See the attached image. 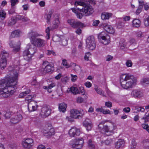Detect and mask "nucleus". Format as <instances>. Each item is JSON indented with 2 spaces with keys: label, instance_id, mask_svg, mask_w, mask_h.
Wrapping results in <instances>:
<instances>
[{
  "label": "nucleus",
  "instance_id": "obj_35",
  "mask_svg": "<svg viewBox=\"0 0 149 149\" xmlns=\"http://www.w3.org/2000/svg\"><path fill=\"white\" fill-rule=\"evenodd\" d=\"M70 91L74 95H76L79 93V91L76 87H71L70 88Z\"/></svg>",
  "mask_w": 149,
  "mask_h": 149
},
{
  "label": "nucleus",
  "instance_id": "obj_13",
  "mask_svg": "<svg viewBox=\"0 0 149 149\" xmlns=\"http://www.w3.org/2000/svg\"><path fill=\"white\" fill-rule=\"evenodd\" d=\"M51 112V110L48 107L44 106L42 108L40 116L42 118H46L50 115Z\"/></svg>",
  "mask_w": 149,
  "mask_h": 149
},
{
  "label": "nucleus",
  "instance_id": "obj_58",
  "mask_svg": "<svg viewBox=\"0 0 149 149\" xmlns=\"http://www.w3.org/2000/svg\"><path fill=\"white\" fill-rule=\"evenodd\" d=\"M139 3V7L143 8V6L145 4V3L143 0H138Z\"/></svg>",
  "mask_w": 149,
  "mask_h": 149
},
{
  "label": "nucleus",
  "instance_id": "obj_47",
  "mask_svg": "<svg viewBox=\"0 0 149 149\" xmlns=\"http://www.w3.org/2000/svg\"><path fill=\"white\" fill-rule=\"evenodd\" d=\"M24 141L26 142L28 144L30 143L32 144L33 145V140L31 139L28 138L25 140Z\"/></svg>",
  "mask_w": 149,
  "mask_h": 149
},
{
  "label": "nucleus",
  "instance_id": "obj_53",
  "mask_svg": "<svg viewBox=\"0 0 149 149\" xmlns=\"http://www.w3.org/2000/svg\"><path fill=\"white\" fill-rule=\"evenodd\" d=\"M142 126L144 129H146L149 133V126L148 124H143Z\"/></svg>",
  "mask_w": 149,
  "mask_h": 149
},
{
  "label": "nucleus",
  "instance_id": "obj_44",
  "mask_svg": "<svg viewBox=\"0 0 149 149\" xmlns=\"http://www.w3.org/2000/svg\"><path fill=\"white\" fill-rule=\"evenodd\" d=\"M4 113H5L4 116L6 119L10 118L11 116V113L9 111L6 112L4 111Z\"/></svg>",
  "mask_w": 149,
  "mask_h": 149
},
{
  "label": "nucleus",
  "instance_id": "obj_52",
  "mask_svg": "<svg viewBox=\"0 0 149 149\" xmlns=\"http://www.w3.org/2000/svg\"><path fill=\"white\" fill-rule=\"evenodd\" d=\"M11 7H14L18 2V0H11Z\"/></svg>",
  "mask_w": 149,
  "mask_h": 149
},
{
  "label": "nucleus",
  "instance_id": "obj_1",
  "mask_svg": "<svg viewBox=\"0 0 149 149\" xmlns=\"http://www.w3.org/2000/svg\"><path fill=\"white\" fill-rule=\"evenodd\" d=\"M18 76L17 72L16 70L14 69L10 72V75H8L7 78L0 81V95H2L4 97H8L10 96V93L7 88L8 85L7 84L15 81Z\"/></svg>",
  "mask_w": 149,
  "mask_h": 149
},
{
  "label": "nucleus",
  "instance_id": "obj_63",
  "mask_svg": "<svg viewBox=\"0 0 149 149\" xmlns=\"http://www.w3.org/2000/svg\"><path fill=\"white\" fill-rule=\"evenodd\" d=\"M123 111L125 113H129L130 111V109L129 107H125L123 109Z\"/></svg>",
  "mask_w": 149,
  "mask_h": 149
},
{
  "label": "nucleus",
  "instance_id": "obj_9",
  "mask_svg": "<svg viewBox=\"0 0 149 149\" xmlns=\"http://www.w3.org/2000/svg\"><path fill=\"white\" fill-rule=\"evenodd\" d=\"M86 47L91 50H93L95 48L96 45L95 40L93 36L88 37L86 40Z\"/></svg>",
  "mask_w": 149,
  "mask_h": 149
},
{
  "label": "nucleus",
  "instance_id": "obj_42",
  "mask_svg": "<svg viewBox=\"0 0 149 149\" xmlns=\"http://www.w3.org/2000/svg\"><path fill=\"white\" fill-rule=\"evenodd\" d=\"M6 14V13L4 10L0 11V17L2 18V19H4L5 18Z\"/></svg>",
  "mask_w": 149,
  "mask_h": 149
},
{
  "label": "nucleus",
  "instance_id": "obj_45",
  "mask_svg": "<svg viewBox=\"0 0 149 149\" xmlns=\"http://www.w3.org/2000/svg\"><path fill=\"white\" fill-rule=\"evenodd\" d=\"M135 109H136L137 110V111L136 112V113H138L139 111L143 112L145 110L144 109L141 107H135Z\"/></svg>",
  "mask_w": 149,
  "mask_h": 149
},
{
  "label": "nucleus",
  "instance_id": "obj_11",
  "mask_svg": "<svg viewBox=\"0 0 149 149\" xmlns=\"http://www.w3.org/2000/svg\"><path fill=\"white\" fill-rule=\"evenodd\" d=\"M84 114L83 111L80 112L77 109H72L70 110V117L75 119H80L83 117Z\"/></svg>",
  "mask_w": 149,
  "mask_h": 149
},
{
  "label": "nucleus",
  "instance_id": "obj_16",
  "mask_svg": "<svg viewBox=\"0 0 149 149\" xmlns=\"http://www.w3.org/2000/svg\"><path fill=\"white\" fill-rule=\"evenodd\" d=\"M83 125L88 131L90 130L93 127L92 122L88 118L86 119L83 122Z\"/></svg>",
  "mask_w": 149,
  "mask_h": 149
},
{
  "label": "nucleus",
  "instance_id": "obj_7",
  "mask_svg": "<svg viewBox=\"0 0 149 149\" xmlns=\"http://www.w3.org/2000/svg\"><path fill=\"white\" fill-rule=\"evenodd\" d=\"M8 54L5 51L2 52L0 55V67L1 69H4L7 65L6 58L8 57Z\"/></svg>",
  "mask_w": 149,
  "mask_h": 149
},
{
  "label": "nucleus",
  "instance_id": "obj_48",
  "mask_svg": "<svg viewBox=\"0 0 149 149\" xmlns=\"http://www.w3.org/2000/svg\"><path fill=\"white\" fill-rule=\"evenodd\" d=\"M125 64L127 67H132V63L130 60H127Z\"/></svg>",
  "mask_w": 149,
  "mask_h": 149
},
{
  "label": "nucleus",
  "instance_id": "obj_23",
  "mask_svg": "<svg viewBox=\"0 0 149 149\" xmlns=\"http://www.w3.org/2000/svg\"><path fill=\"white\" fill-rule=\"evenodd\" d=\"M54 17H56L55 20L53 22V25L52 26V28L53 29H55L58 27V24L59 22L58 15V14H54Z\"/></svg>",
  "mask_w": 149,
  "mask_h": 149
},
{
  "label": "nucleus",
  "instance_id": "obj_38",
  "mask_svg": "<svg viewBox=\"0 0 149 149\" xmlns=\"http://www.w3.org/2000/svg\"><path fill=\"white\" fill-rule=\"evenodd\" d=\"M16 22V20L13 18H11L8 22V25L11 26L14 25Z\"/></svg>",
  "mask_w": 149,
  "mask_h": 149
},
{
  "label": "nucleus",
  "instance_id": "obj_19",
  "mask_svg": "<svg viewBox=\"0 0 149 149\" xmlns=\"http://www.w3.org/2000/svg\"><path fill=\"white\" fill-rule=\"evenodd\" d=\"M22 119V116L19 114L11 118L10 120V122L12 123L16 124L19 122Z\"/></svg>",
  "mask_w": 149,
  "mask_h": 149
},
{
  "label": "nucleus",
  "instance_id": "obj_30",
  "mask_svg": "<svg viewBox=\"0 0 149 149\" xmlns=\"http://www.w3.org/2000/svg\"><path fill=\"white\" fill-rule=\"evenodd\" d=\"M62 38H63V36L58 35H55L53 37V40L55 42H60Z\"/></svg>",
  "mask_w": 149,
  "mask_h": 149
},
{
  "label": "nucleus",
  "instance_id": "obj_57",
  "mask_svg": "<svg viewBox=\"0 0 149 149\" xmlns=\"http://www.w3.org/2000/svg\"><path fill=\"white\" fill-rule=\"evenodd\" d=\"M15 12V9L14 7H11V9L8 11V13L9 14H12Z\"/></svg>",
  "mask_w": 149,
  "mask_h": 149
},
{
  "label": "nucleus",
  "instance_id": "obj_59",
  "mask_svg": "<svg viewBox=\"0 0 149 149\" xmlns=\"http://www.w3.org/2000/svg\"><path fill=\"white\" fill-rule=\"evenodd\" d=\"M62 64L63 65H65L67 68L69 67V65L67 64L66 60L63 59L62 61Z\"/></svg>",
  "mask_w": 149,
  "mask_h": 149
},
{
  "label": "nucleus",
  "instance_id": "obj_50",
  "mask_svg": "<svg viewBox=\"0 0 149 149\" xmlns=\"http://www.w3.org/2000/svg\"><path fill=\"white\" fill-rule=\"evenodd\" d=\"M119 46L120 48L123 49L125 47L126 45L123 42L120 41L119 42Z\"/></svg>",
  "mask_w": 149,
  "mask_h": 149
},
{
  "label": "nucleus",
  "instance_id": "obj_56",
  "mask_svg": "<svg viewBox=\"0 0 149 149\" xmlns=\"http://www.w3.org/2000/svg\"><path fill=\"white\" fill-rule=\"evenodd\" d=\"M17 44V43L16 44L15 42L13 41H10L9 43V45L10 47L11 48L13 47Z\"/></svg>",
  "mask_w": 149,
  "mask_h": 149
},
{
  "label": "nucleus",
  "instance_id": "obj_20",
  "mask_svg": "<svg viewBox=\"0 0 149 149\" xmlns=\"http://www.w3.org/2000/svg\"><path fill=\"white\" fill-rule=\"evenodd\" d=\"M103 29L107 32L113 34L115 32V31L111 26L109 25L103 24L102 26Z\"/></svg>",
  "mask_w": 149,
  "mask_h": 149
},
{
  "label": "nucleus",
  "instance_id": "obj_46",
  "mask_svg": "<svg viewBox=\"0 0 149 149\" xmlns=\"http://www.w3.org/2000/svg\"><path fill=\"white\" fill-rule=\"evenodd\" d=\"M142 119L144 120L145 122H148L149 119V114L146 113L145 116L142 118Z\"/></svg>",
  "mask_w": 149,
  "mask_h": 149
},
{
  "label": "nucleus",
  "instance_id": "obj_36",
  "mask_svg": "<svg viewBox=\"0 0 149 149\" xmlns=\"http://www.w3.org/2000/svg\"><path fill=\"white\" fill-rule=\"evenodd\" d=\"M88 146L90 149H95V145L91 140L90 139L88 141Z\"/></svg>",
  "mask_w": 149,
  "mask_h": 149
},
{
  "label": "nucleus",
  "instance_id": "obj_49",
  "mask_svg": "<svg viewBox=\"0 0 149 149\" xmlns=\"http://www.w3.org/2000/svg\"><path fill=\"white\" fill-rule=\"evenodd\" d=\"M31 84L32 85L38 86L39 85V82H38L36 79H34L31 82Z\"/></svg>",
  "mask_w": 149,
  "mask_h": 149
},
{
  "label": "nucleus",
  "instance_id": "obj_27",
  "mask_svg": "<svg viewBox=\"0 0 149 149\" xmlns=\"http://www.w3.org/2000/svg\"><path fill=\"white\" fill-rule=\"evenodd\" d=\"M132 26L135 27H138L141 24V22L139 19H135L132 21Z\"/></svg>",
  "mask_w": 149,
  "mask_h": 149
},
{
  "label": "nucleus",
  "instance_id": "obj_55",
  "mask_svg": "<svg viewBox=\"0 0 149 149\" xmlns=\"http://www.w3.org/2000/svg\"><path fill=\"white\" fill-rule=\"evenodd\" d=\"M112 142V140L110 139H108L106 140L104 142V144L107 145H109Z\"/></svg>",
  "mask_w": 149,
  "mask_h": 149
},
{
  "label": "nucleus",
  "instance_id": "obj_2",
  "mask_svg": "<svg viewBox=\"0 0 149 149\" xmlns=\"http://www.w3.org/2000/svg\"><path fill=\"white\" fill-rule=\"evenodd\" d=\"M120 84L122 87L124 89L132 88L136 84V79L134 76L129 74H122L120 76Z\"/></svg>",
  "mask_w": 149,
  "mask_h": 149
},
{
  "label": "nucleus",
  "instance_id": "obj_62",
  "mask_svg": "<svg viewBox=\"0 0 149 149\" xmlns=\"http://www.w3.org/2000/svg\"><path fill=\"white\" fill-rule=\"evenodd\" d=\"M143 8L139 6L136 12V14L137 15H139L141 11Z\"/></svg>",
  "mask_w": 149,
  "mask_h": 149
},
{
  "label": "nucleus",
  "instance_id": "obj_61",
  "mask_svg": "<svg viewBox=\"0 0 149 149\" xmlns=\"http://www.w3.org/2000/svg\"><path fill=\"white\" fill-rule=\"evenodd\" d=\"M143 34L141 31H137L136 33V36L137 37L141 38L143 37Z\"/></svg>",
  "mask_w": 149,
  "mask_h": 149
},
{
  "label": "nucleus",
  "instance_id": "obj_4",
  "mask_svg": "<svg viewBox=\"0 0 149 149\" xmlns=\"http://www.w3.org/2000/svg\"><path fill=\"white\" fill-rule=\"evenodd\" d=\"M26 48L27 49L24 50L23 52V56L25 60L29 61L36 52L37 47L31 44H29L27 45Z\"/></svg>",
  "mask_w": 149,
  "mask_h": 149
},
{
  "label": "nucleus",
  "instance_id": "obj_60",
  "mask_svg": "<svg viewBox=\"0 0 149 149\" xmlns=\"http://www.w3.org/2000/svg\"><path fill=\"white\" fill-rule=\"evenodd\" d=\"M33 96H33L32 95H28L25 98V100L29 101V100H31Z\"/></svg>",
  "mask_w": 149,
  "mask_h": 149
},
{
  "label": "nucleus",
  "instance_id": "obj_8",
  "mask_svg": "<svg viewBox=\"0 0 149 149\" xmlns=\"http://www.w3.org/2000/svg\"><path fill=\"white\" fill-rule=\"evenodd\" d=\"M98 38L99 39H102V43L104 45L108 44L110 42V37L107 33L105 32H102L98 35Z\"/></svg>",
  "mask_w": 149,
  "mask_h": 149
},
{
  "label": "nucleus",
  "instance_id": "obj_15",
  "mask_svg": "<svg viewBox=\"0 0 149 149\" xmlns=\"http://www.w3.org/2000/svg\"><path fill=\"white\" fill-rule=\"evenodd\" d=\"M69 134L71 137L79 136L80 134V130L75 127H73L69 130Z\"/></svg>",
  "mask_w": 149,
  "mask_h": 149
},
{
  "label": "nucleus",
  "instance_id": "obj_26",
  "mask_svg": "<svg viewBox=\"0 0 149 149\" xmlns=\"http://www.w3.org/2000/svg\"><path fill=\"white\" fill-rule=\"evenodd\" d=\"M112 14L111 13L104 12L102 13L101 17L103 20L108 19L109 18L111 17Z\"/></svg>",
  "mask_w": 149,
  "mask_h": 149
},
{
  "label": "nucleus",
  "instance_id": "obj_18",
  "mask_svg": "<svg viewBox=\"0 0 149 149\" xmlns=\"http://www.w3.org/2000/svg\"><path fill=\"white\" fill-rule=\"evenodd\" d=\"M125 142L124 140L122 139H119L115 143V146L116 148L118 149L124 147Z\"/></svg>",
  "mask_w": 149,
  "mask_h": 149
},
{
  "label": "nucleus",
  "instance_id": "obj_39",
  "mask_svg": "<svg viewBox=\"0 0 149 149\" xmlns=\"http://www.w3.org/2000/svg\"><path fill=\"white\" fill-rule=\"evenodd\" d=\"M53 10H51L49 11L48 14L47 15V22H49L51 16L53 13Z\"/></svg>",
  "mask_w": 149,
  "mask_h": 149
},
{
  "label": "nucleus",
  "instance_id": "obj_22",
  "mask_svg": "<svg viewBox=\"0 0 149 149\" xmlns=\"http://www.w3.org/2000/svg\"><path fill=\"white\" fill-rule=\"evenodd\" d=\"M54 70V68L53 66L50 64H48L47 66L45 67L43 72L44 73L52 72Z\"/></svg>",
  "mask_w": 149,
  "mask_h": 149
},
{
  "label": "nucleus",
  "instance_id": "obj_40",
  "mask_svg": "<svg viewBox=\"0 0 149 149\" xmlns=\"http://www.w3.org/2000/svg\"><path fill=\"white\" fill-rule=\"evenodd\" d=\"M56 85L55 83H52L51 84H50L48 86V92L49 93H51L52 92V91L51 89L53 87L55 86Z\"/></svg>",
  "mask_w": 149,
  "mask_h": 149
},
{
  "label": "nucleus",
  "instance_id": "obj_28",
  "mask_svg": "<svg viewBox=\"0 0 149 149\" xmlns=\"http://www.w3.org/2000/svg\"><path fill=\"white\" fill-rule=\"evenodd\" d=\"M21 31L19 30H17L14 31L11 33V36L12 38L18 37L19 36L20 34L21 33Z\"/></svg>",
  "mask_w": 149,
  "mask_h": 149
},
{
  "label": "nucleus",
  "instance_id": "obj_14",
  "mask_svg": "<svg viewBox=\"0 0 149 149\" xmlns=\"http://www.w3.org/2000/svg\"><path fill=\"white\" fill-rule=\"evenodd\" d=\"M37 103L34 101L29 102L28 105V109L29 112L36 111L38 108Z\"/></svg>",
  "mask_w": 149,
  "mask_h": 149
},
{
  "label": "nucleus",
  "instance_id": "obj_32",
  "mask_svg": "<svg viewBox=\"0 0 149 149\" xmlns=\"http://www.w3.org/2000/svg\"><path fill=\"white\" fill-rule=\"evenodd\" d=\"M137 143L136 142L135 138H133L132 139L131 143L130 145V149H134L136 147Z\"/></svg>",
  "mask_w": 149,
  "mask_h": 149
},
{
  "label": "nucleus",
  "instance_id": "obj_24",
  "mask_svg": "<svg viewBox=\"0 0 149 149\" xmlns=\"http://www.w3.org/2000/svg\"><path fill=\"white\" fill-rule=\"evenodd\" d=\"M103 125V123H101L98 125V127L100 129L102 128V130L105 132H111L112 130H111L110 128H109L107 125Z\"/></svg>",
  "mask_w": 149,
  "mask_h": 149
},
{
  "label": "nucleus",
  "instance_id": "obj_6",
  "mask_svg": "<svg viewBox=\"0 0 149 149\" xmlns=\"http://www.w3.org/2000/svg\"><path fill=\"white\" fill-rule=\"evenodd\" d=\"M84 140L83 139H74L71 142L70 146L74 149H80L83 146Z\"/></svg>",
  "mask_w": 149,
  "mask_h": 149
},
{
  "label": "nucleus",
  "instance_id": "obj_43",
  "mask_svg": "<svg viewBox=\"0 0 149 149\" xmlns=\"http://www.w3.org/2000/svg\"><path fill=\"white\" fill-rule=\"evenodd\" d=\"M85 15L84 14V12H80V13H77L76 14V15L77 17L79 19H81L83 15Z\"/></svg>",
  "mask_w": 149,
  "mask_h": 149
},
{
  "label": "nucleus",
  "instance_id": "obj_33",
  "mask_svg": "<svg viewBox=\"0 0 149 149\" xmlns=\"http://www.w3.org/2000/svg\"><path fill=\"white\" fill-rule=\"evenodd\" d=\"M94 89L96 91L97 93L102 95L103 96H105L104 94V92L101 89L98 88L97 86L95 87Z\"/></svg>",
  "mask_w": 149,
  "mask_h": 149
},
{
  "label": "nucleus",
  "instance_id": "obj_21",
  "mask_svg": "<svg viewBox=\"0 0 149 149\" xmlns=\"http://www.w3.org/2000/svg\"><path fill=\"white\" fill-rule=\"evenodd\" d=\"M131 95L135 98H139L143 96V93L137 90H133L131 93Z\"/></svg>",
  "mask_w": 149,
  "mask_h": 149
},
{
  "label": "nucleus",
  "instance_id": "obj_17",
  "mask_svg": "<svg viewBox=\"0 0 149 149\" xmlns=\"http://www.w3.org/2000/svg\"><path fill=\"white\" fill-rule=\"evenodd\" d=\"M43 132L44 136H51L54 134L55 131L53 128H51L50 129H45L43 130Z\"/></svg>",
  "mask_w": 149,
  "mask_h": 149
},
{
  "label": "nucleus",
  "instance_id": "obj_51",
  "mask_svg": "<svg viewBox=\"0 0 149 149\" xmlns=\"http://www.w3.org/2000/svg\"><path fill=\"white\" fill-rule=\"evenodd\" d=\"M47 55H50L52 54L53 56H56V54L55 52H54L53 50H47Z\"/></svg>",
  "mask_w": 149,
  "mask_h": 149
},
{
  "label": "nucleus",
  "instance_id": "obj_41",
  "mask_svg": "<svg viewBox=\"0 0 149 149\" xmlns=\"http://www.w3.org/2000/svg\"><path fill=\"white\" fill-rule=\"evenodd\" d=\"M63 46H65L68 45V41L63 36V38H62L60 41Z\"/></svg>",
  "mask_w": 149,
  "mask_h": 149
},
{
  "label": "nucleus",
  "instance_id": "obj_34",
  "mask_svg": "<svg viewBox=\"0 0 149 149\" xmlns=\"http://www.w3.org/2000/svg\"><path fill=\"white\" fill-rule=\"evenodd\" d=\"M141 83L143 85H146L149 84V78H144L142 79L141 80Z\"/></svg>",
  "mask_w": 149,
  "mask_h": 149
},
{
  "label": "nucleus",
  "instance_id": "obj_5",
  "mask_svg": "<svg viewBox=\"0 0 149 149\" xmlns=\"http://www.w3.org/2000/svg\"><path fill=\"white\" fill-rule=\"evenodd\" d=\"M76 6L78 5H80L83 6L81 9L78 8V10L80 12H84L86 15H90L92 14L94 12L93 9L92 7L88 6H86V4L84 2L81 1H76L74 4Z\"/></svg>",
  "mask_w": 149,
  "mask_h": 149
},
{
  "label": "nucleus",
  "instance_id": "obj_37",
  "mask_svg": "<svg viewBox=\"0 0 149 149\" xmlns=\"http://www.w3.org/2000/svg\"><path fill=\"white\" fill-rule=\"evenodd\" d=\"M143 22L145 26L146 27L149 26V16L143 19Z\"/></svg>",
  "mask_w": 149,
  "mask_h": 149
},
{
  "label": "nucleus",
  "instance_id": "obj_3",
  "mask_svg": "<svg viewBox=\"0 0 149 149\" xmlns=\"http://www.w3.org/2000/svg\"><path fill=\"white\" fill-rule=\"evenodd\" d=\"M39 36V34L32 31H31L28 34V36L32 45L36 47H42L45 46L46 42L43 39L36 38Z\"/></svg>",
  "mask_w": 149,
  "mask_h": 149
},
{
  "label": "nucleus",
  "instance_id": "obj_29",
  "mask_svg": "<svg viewBox=\"0 0 149 149\" xmlns=\"http://www.w3.org/2000/svg\"><path fill=\"white\" fill-rule=\"evenodd\" d=\"M20 41H19L17 42V44L13 47V52L14 53H16L18 52L20 50Z\"/></svg>",
  "mask_w": 149,
  "mask_h": 149
},
{
  "label": "nucleus",
  "instance_id": "obj_64",
  "mask_svg": "<svg viewBox=\"0 0 149 149\" xmlns=\"http://www.w3.org/2000/svg\"><path fill=\"white\" fill-rule=\"evenodd\" d=\"M102 112L104 114H111L110 111L109 110H105L103 109Z\"/></svg>",
  "mask_w": 149,
  "mask_h": 149
},
{
  "label": "nucleus",
  "instance_id": "obj_12",
  "mask_svg": "<svg viewBox=\"0 0 149 149\" xmlns=\"http://www.w3.org/2000/svg\"><path fill=\"white\" fill-rule=\"evenodd\" d=\"M17 78L18 77H17V79L15 81H13L12 82L8 83V84H7L8 85L7 86V88L8 91L9 93H10V96L14 93L15 89L17 88L16 85L17 82Z\"/></svg>",
  "mask_w": 149,
  "mask_h": 149
},
{
  "label": "nucleus",
  "instance_id": "obj_10",
  "mask_svg": "<svg viewBox=\"0 0 149 149\" xmlns=\"http://www.w3.org/2000/svg\"><path fill=\"white\" fill-rule=\"evenodd\" d=\"M67 22L73 28H82L84 26L83 23L77 20L68 19Z\"/></svg>",
  "mask_w": 149,
  "mask_h": 149
},
{
  "label": "nucleus",
  "instance_id": "obj_25",
  "mask_svg": "<svg viewBox=\"0 0 149 149\" xmlns=\"http://www.w3.org/2000/svg\"><path fill=\"white\" fill-rule=\"evenodd\" d=\"M67 107V105L65 103L63 102L59 104L58 109L60 111L62 112H65L66 110Z\"/></svg>",
  "mask_w": 149,
  "mask_h": 149
},
{
  "label": "nucleus",
  "instance_id": "obj_31",
  "mask_svg": "<svg viewBox=\"0 0 149 149\" xmlns=\"http://www.w3.org/2000/svg\"><path fill=\"white\" fill-rule=\"evenodd\" d=\"M22 144L24 148L26 149H29L33 146L32 144H28L26 142L23 141L22 142Z\"/></svg>",
  "mask_w": 149,
  "mask_h": 149
},
{
  "label": "nucleus",
  "instance_id": "obj_54",
  "mask_svg": "<svg viewBox=\"0 0 149 149\" xmlns=\"http://www.w3.org/2000/svg\"><path fill=\"white\" fill-rule=\"evenodd\" d=\"M124 26V23L121 22H118L117 24V27L119 29L121 28Z\"/></svg>",
  "mask_w": 149,
  "mask_h": 149
}]
</instances>
